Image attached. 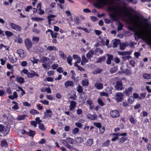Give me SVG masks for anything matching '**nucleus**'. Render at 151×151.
Returning a JSON list of instances; mask_svg holds the SVG:
<instances>
[{
    "instance_id": "nucleus-43",
    "label": "nucleus",
    "mask_w": 151,
    "mask_h": 151,
    "mask_svg": "<svg viewBox=\"0 0 151 151\" xmlns=\"http://www.w3.org/2000/svg\"><path fill=\"white\" fill-rule=\"evenodd\" d=\"M86 99V97L83 98V97L82 96H81L79 98L78 102H84Z\"/></svg>"
},
{
    "instance_id": "nucleus-35",
    "label": "nucleus",
    "mask_w": 151,
    "mask_h": 151,
    "mask_svg": "<svg viewBox=\"0 0 151 151\" xmlns=\"http://www.w3.org/2000/svg\"><path fill=\"white\" fill-rule=\"evenodd\" d=\"M9 60L12 63L16 62L17 60V58H16L14 59H13V57L12 55H10L9 56Z\"/></svg>"
},
{
    "instance_id": "nucleus-40",
    "label": "nucleus",
    "mask_w": 151,
    "mask_h": 151,
    "mask_svg": "<svg viewBox=\"0 0 151 151\" xmlns=\"http://www.w3.org/2000/svg\"><path fill=\"white\" fill-rule=\"evenodd\" d=\"M6 35L8 37L12 36L13 35V33L9 31H6L5 32Z\"/></svg>"
},
{
    "instance_id": "nucleus-26",
    "label": "nucleus",
    "mask_w": 151,
    "mask_h": 151,
    "mask_svg": "<svg viewBox=\"0 0 151 151\" xmlns=\"http://www.w3.org/2000/svg\"><path fill=\"white\" fill-rule=\"evenodd\" d=\"M127 46V44L122 43L120 44L119 48L121 50H124Z\"/></svg>"
},
{
    "instance_id": "nucleus-24",
    "label": "nucleus",
    "mask_w": 151,
    "mask_h": 151,
    "mask_svg": "<svg viewBox=\"0 0 151 151\" xmlns=\"http://www.w3.org/2000/svg\"><path fill=\"white\" fill-rule=\"evenodd\" d=\"M16 80L17 82L20 83H23L24 82V78L22 77H17L16 78Z\"/></svg>"
},
{
    "instance_id": "nucleus-20",
    "label": "nucleus",
    "mask_w": 151,
    "mask_h": 151,
    "mask_svg": "<svg viewBox=\"0 0 151 151\" xmlns=\"http://www.w3.org/2000/svg\"><path fill=\"white\" fill-rule=\"evenodd\" d=\"M65 87L67 88L68 86H74L73 82L71 81H68L65 84Z\"/></svg>"
},
{
    "instance_id": "nucleus-48",
    "label": "nucleus",
    "mask_w": 151,
    "mask_h": 151,
    "mask_svg": "<svg viewBox=\"0 0 151 151\" xmlns=\"http://www.w3.org/2000/svg\"><path fill=\"white\" fill-rule=\"evenodd\" d=\"M39 127L40 129L42 131H44L45 129L44 125L42 124H40Z\"/></svg>"
},
{
    "instance_id": "nucleus-23",
    "label": "nucleus",
    "mask_w": 151,
    "mask_h": 151,
    "mask_svg": "<svg viewBox=\"0 0 151 151\" xmlns=\"http://www.w3.org/2000/svg\"><path fill=\"white\" fill-rule=\"evenodd\" d=\"M120 43V41L119 40L116 39L113 42V47H116L117 46L118 44Z\"/></svg>"
},
{
    "instance_id": "nucleus-36",
    "label": "nucleus",
    "mask_w": 151,
    "mask_h": 151,
    "mask_svg": "<svg viewBox=\"0 0 151 151\" xmlns=\"http://www.w3.org/2000/svg\"><path fill=\"white\" fill-rule=\"evenodd\" d=\"M82 84L83 86H88L89 83L88 81L86 79L83 80L82 81Z\"/></svg>"
},
{
    "instance_id": "nucleus-50",
    "label": "nucleus",
    "mask_w": 151,
    "mask_h": 151,
    "mask_svg": "<svg viewBox=\"0 0 151 151\" xmlns=\"http://www.w3.org/2000/svg\"><path fill=\"white\" fill-rule=\"evenodd\" d=\"M146 95V93H141L140 94V96L139 98V100H141L142 99L145 98Z\"/></svg>"
},
{
    "instance_id": "nucleus-52",
    "label": "nucleus",
    "mask_w": 151,
    "mask_h": 151,
    "mask_svg": "<svg viewBox=\"0 0 151 151\" xmlns=\"http://www.w3.org/2000/svg\"><path fill=\"white\" fill-rule=\"evenodd\" d=\"M40 102L44 105H48L49 104V101L47 100H41L40 101Z\"/></svg>"
},
{
    "instance_id": "nucleus-54",
    "label": "nucleus",
    "mask_w": 151,
    "mask_h": 151,
    "mask_svg": "<svg viewBox=\"0 0 151 151\" xmlns=\"http://www.w3.org/2000/svg\"><path fill=\"white\" fill-rule=\"evenodd\" d=\"M100 95L102 96H106L107 97L108 96V93L104 92H101L100 93Z\"/></svg>"
},
{
    "instance_id": "nucleus-56",
    "label": "nucleus",
    "mask_w": 151,
    "mask_h": 151,
    "mask_svg": "<svg viewBox=\"0 0 151 151\" xmlns=\"http://www.w3.org/2000/svg\"><path fill=\"white\" fill-rule=\"evenodd\" d=\"M134 97H132L129 98L128 99V101L129 103L130 104H132V103L134 101Z\"/></svg>"
},
{
    "instance_id": "nucleus-42",
    "label": "nucleus",
    "mask_w": 151,
    "mask_h": 151,
    "mask_svg": "<svg viewBox=\"0 0 151 151\" xmlns=\"http://www.w3.org/2000/svg\"><path fill=\"white\" fill-rule=\"evenodd\" d=\"M70 19H71V20L70 21H69V22L70 26V27L73 26L75 25L76 23L73 21L72 18H70Z\"/></svg>"
},
{
    "instance_id": "nucleus-30",
    "label": "nucleus",
    "mask_w": 151,
    "mask_h": 151,
    "mask_svg": "<svg viewBox=\"0 0 151 151\" xmlns=\"http://www.w3.org/2000/svg\"><path fill=\"white\" fill-rule=\"evenodd\" d=\"M1 145L2 147H6L8 146L7 143L5 139H4L1 141Z\"/></svg>"
},
{
    "instance_id": "nucleus-13",
    "label": "nucleus",
    "mask_w": 151,
    "mask_h": 151,
    "mask_svg": "<svg viewBox=\"0 0 151 151\" xmlns=\"http://www.w3.org/2000/svg\"><path fill=\"white\" fill-rule=\"evenodd\" d=\"M70 110H72L74 109L75 108L76 103L75 101H70Z\"/></svg>"
},
{
    "instance_id": "nucleus-8",
    "label": "nucleus",
    "mask_w": 151,
    "mask_h": 151,
    "mask_svg": "<svg viewBox=\"0 0 151 151\" xmlns=\"http://www.w3.org/2000/svg\"><path fill=\"white\" fill-rule=\"evenodd\" d=\"M10 25L12 29L15 30L17 31H20L21 29V28L19 26L13 23H11Z\"/></svg>"
},
{
    "instance_id": "nucleus-61",
    "label": "nucleus",
    "mask_w": 151,
    "mask_h": 151,
    "mask_svg": "<svg viewBox=\"0 0 151 151\" xmlns=\"http://www.w3.org/2000/svg\"><path fill=\"white\" fill-rule=\"evenodd\" d=\"M30 124L31 125L35 127H37V123L36 122L32 121L30 122Z\"/></svg>"
},
{
    "instance_id": "nucleus-34",
    "label": "nucleus",
    "mask_w": 151,
    "mask_h": 151,
    "mask_svg": "<svg viewBox=\"0 0 151 151\" xmlns=\"http://www.w3.org/2000/svg\"><path fill=\"white\" fill-rule=\"evenodd\" d=\"M50 59L48 58H47L45 56L42 57L40 60V61L43 63H44Z\"/></svg>"
},
{
    "instance_id": "nucleus-45",
    "label": "nucleus",
    "mask_w": 151,
    "mask_h": 151,
    "mask_svg": "<svg viewBox=\"0 0 151 151\" xmlns=\"http://www.w3.org/2000/svg\"><path fill=\"white\" fill-rule=\"evenodd\" d=\"M75 66L76 67L78 68V69L81 71H84V69L82 68L80 66H78L76 63V62H75L74 63Z\"/></svg>"
},
{
    "instance_id": "nucleus-25",
    "label": "nucleus",
    "mask_w": 151,
    "mask_h": 151,
    "mask_svg": "<svg viewBox=\"0 0 151 151\" xmlns=\"http://www.w3.org/2000/svg\"><path fill=\"white\" fill-rule=\"evenodd\" d=\"M65 140L67 141L68 143H69L72 145H73L74 143L75 139L73 138L68 137Z\"/></svg>"
},
{
    "instance_id": "nucleus-41",
    "label": "nucleus",
    "mask_w": 151,
    "mask_h": 151,
    "mask_svg": "<svg viewBox=\"0 0 151 151\" xmlns=\"http://www.w3.org/2000/svg\"><path fill=\"white\" fill-rule=\"evenodd\" d=\"M110 144V141L108 140H106L105 142L102 144V147L106 146L109 145Z\"/></svg>"
},
{
    "instance_id": "nucleus-58",
    "label": "nucleus",
    "mask_w": 151,
    "mask_h": 151,
    "mask_svg": "<svg viewBox=\"0 0 151 151\" xmlns=\"http://www.w3.org/2000/svg\"><path fill=\"white\" fill-rule=\"evenodd\" d=\"M98 102L99 104L101 106H104V104L101 99H98Z\"/></svg>"
},
{
    "instance_id": "nucleus-28",
    "label": "nucleus",
    "mask_w": 151,
    "mask_h": 151,
    "mask_svg": "<svg viewBox=\"0 0 151 151\" xmlns=\"http://www.w3.org/2000/svg\"><path fill=\"white\" fill-rule=\"evenodd\" d=\"M93 143V139H88L86 143V145L88 146H91Z\"/></svg>"
},
{
    "instance_id": "nucleus-57",
    "label": "nucleus",
    "mask_w": 151,
    "mask_h": 151,
    "mask_svg": "<svg viewBox=\"0 0 151 151\" xmlns=\"http://www.w3.org/2000/svg\"><path fill=\"white\" fill-rule=\"evenodd\" d=\"M117 71V69L115 68H113L111 69L110 72L111 73H113L116 72Z\"/></svg>"
},
{
    "instance_id": "nucleus-5",
    "label": "nucleus",
    "mask_w": 151,
    "mask_h": 151,
    "mask_svg": "<svg viewBox=\"0 0 151 151\" xmlns=\"http://www.w3.org/2000/svg\"><path fill=\"white\" fill-rule=\"evenodd\" d=\"M24 43L27 49L29 50L31 48L32 43L30 40L28 39H25L24 40Z\"/></svg>"
},
{
    "instance_id": "nucleus-37",
    "label": "nucleus",
    "mask_w": 151,
    "mask_h": 151,
    "mask_svg": "<svg viewBox=\"0 0 151 151\" xmlns=\"http://www.w3.org/2000/svg\"><path fill=\"white\" fill-rule=\"evenodd\" d=\"M72 59V58L70 56H68L67 58V62L68 64L70 66L72 65V63H71V62Z\"/></svg>"
},
{
    "instance_id": "nucleus-19",
    "label": "nucleus",
    "mask_w": 151,
    "mask_h": 151,
    "mask_svg": "<svg viewBox=\"0 0 151 151\" xmlns=\"http://www.w3.org/2000/svg\"><path fill=\"white\" fill-rule=\"evenodd\" d=\"M119 55H130L132 53L131 51L121 52L119 51L118 52Z\"/></svg>"
},
{
    "instance_id": "nucleus-39",
    "label": "nucleus",
    "mask_w": 151,
    "mask_h": 151,
    "mask_svg": "<svg viewBox=\"0 0 151 151\" xmlns=\"http://www.w3.org/2000/svg\"><path fill=\"white\" fill-rule=\"evenodd\" d=\"M27 134L29 136L33 137L35 134V132L30 130L29 132H27Z\"/></svg>"
},
{
    "instance_id": "nucleus-4",
    "label": "nucleus",
    "mask_w": 151,
    "mask_h": 151,
    "mask_svg": "<svg viewBox=\"0 0 151 151\" xmlns=\"http://www.w3.org/2000/svg\"><path fill=\"white\" fill-rule=\"evenodd\" d=\"M4 132L3 136L6 135L9 132V129L7 127H5L3 125L0 124V132Z\"/></svg>"
},
{
    "instance_id": "nucleus-62",
    "label": "nucleus",
    "mask_w": 151,
    "mask_h": 151,
    "mask_svg": "<svg viewBox=\"0 0 151 151\" xmlns=\"http://www.w3.org/2000/svg\"><path fill=\"white\" fill-rule=\"evenodd\" d=\"M45 92H47L48 93H50L51 92V89L49 87L46 88L45 89Z\"/></svg>"
},
{
    "instance_id": "nucleus-2",
    "label": "nucleus",
    "mask_w": 151,
    "mask_h": 151,
    "mask_svg": "<svg viewBox=\"0 0 151 151\" xmlns=\"http://www.w3.org/2000/svg\"><path fill=\"white\" fill-rule=\"evenodd\" d=\"M121 3L123 6H118L116 8L114 7H110L109 9L112 12V13L110 14V17L112 20L115 22L117 20V15L121 16L123 14H125L129 16L131 14L127 12L128 10V8L126 6V4L123 1L121 2Z\"/></svg>"
},
{
    "instance_id": "nucleus-31",
    "label": "nucleus",
    "mask_w": 151,
    "mask_h": 151,
    "mask_svg": "<svg viewBox=\"0 0 151 151\" xmlns=\"http://www.w3.org/2000/svg\"><path fill=\"white\" fill-rule=\"evenodd\" d=\"M106 59V58L104 56L101 57L99 58L98 60L96 61L97 63H99L101 62L104 61Z\"/></svg>"
},
{
    "instance_id": "nucleus-51",
    "label": "nucleus",
    "mask_w": 151,
    "mask_h": 151,
    "mask_svg": "<svg viewBox=\"0 0 151 151\" xmlns=\"http://www.w3.org/2000/svg\"><path fill=\"white\" fill-rule=\"evenodd\" d=\"M127 139V138H124L123 137L119 139V142L120 143H123Z\"/></svg>"
},
{
    "instance_id": "nucleus-17",
    "label": "nucleus",
    "mask_w": 151,
    "mask_h": 151,
    "mask_svg": "<svg viewBox=\"0 0 151 151\" xmlns=\"http://www.w3.org/2000/svg\"><path fill=\"white\" fill-rule=\"evenodd\" d=\"M133 90V88L132 87H129L128 89H125L124 93L126 95H128L131 93Z\"/></svg>"
},
{
    "instance_id": "nucleus-38",
    "label": "nucleus",
    "mask_w": 151,
    "mask_h": 151,
    "mask_svg": "<svg viewBox=\"0 0 151 151\" xmlns=\"http://www.w3.org/2000/svg\"><path fill=\"white\" fill-rule=\"evenodd\" d=\"M77 91L78 92L81 93L83 91V88L82 86L80 85H78L77 88Z\"/></svg>"
},
{
    "instance_id": "nucleus-60",
    "label": "nucleus",
    "mask_w": 151,
    "mask_h": 151,
    "mask_svg": "<svg viewBox=\"0 0 151 151\" xmlns=\"http://www.w3.org/2000/svg\"><path fill=\"white\" fill-rule=\"evenodd\" d=\"M30 112L31 114H38L39 113L37 112L36 110L34 109L31 110L30 111Z\"/></svg>"
},
{
    "instance_id": "nucleus-59",
    "label": "nucleus",
    "mask_w": 151,
    "mask_h": 151,
    "mask_svg": "<svg viewBox=\"0 0 151 151\" xmlns=\"http://www.w3.org/2000/svg\"><path fill=\"white\" fill-rule=\"evenodd\" d=\"M25 116L24 115L19 116L17 117V119L19 120H22L24 119Z\"/></svg>"
},
{
    "instance_id": "nucleus-63",
    "label": "nucleus",
    "mask_w": 151,
    "mask_h": 151,
    "mask_svg": "<svg viewBox=\"0 0 151 151\" xmlns=\"http://www.w3.org/2000/svg\"><path fill=\"white\" fill-rule=\"evenodd\" d=\"M57 70L59 73H61L63 71V69L61 67H59L57 69Z\"/></svg>"
},
{
    "instance_id": "nucleus-44",
    "label": "nucleus",
    "mask_w": 151,
    "mask_h": 151,
    "mask_svg": "<svg viewBox=\"0 0 151 151\" xmlns=\"http://www.w3.org/2000/svg\"><path fill=\"white\" fill-rule=\"evenodd\" d=\"M79 129L78 128H75L72 131V133L73 134H76L78 132Z\"/></svg>"
},
{
    "instance_id": "nucleus-12",
    "label": "nucleus",
    "mask_w": 151,
    "mask_h": 151,
    "mask_svg": "<svg viewBox=\"0 0 151 151\" xmlns=\"http://www.w3.org/2000/svg\"><path fill=\"white\" fill-rule=\"evenodd\" d=\"M107 55L108 56V58L106 63L107 64L109 65L111 64V60L113 59V56L112 55L109 54H107Z\"/></svg>"
},
{
    "instance_id": "nucleus-33",
    "label": "nucleus",
    "mask_w": 151,
    "mask_h": 151,
    "mask_svg": "<svg viewBox=\"0 0 151 151\" xmlns=\"http://www.w3.org/2000/svg\"><path fill=\"white\" fill-rule=\"evenodd\" d=\"M76 143H80L82 142L83 141V139L81 137H78L76 138L75 139Z\"/></svg>"
},
{
    "instance_id": "nucleus-21",
    "label": "nucleus",
    "mask_w": 151,
    "mask_h": 151,
    "mask_svg": "<svg viewBox=\"0 0 151 151\" xmlns=\"http://www.w3.org/2000/svg\"><path fill=\"white\" fill-rule=\"evenodd\" d=\"M94 51L93 50H91L86 55V57L88 59H90L94 54Z\"/></svg>"
},
{
    "instance_id": "nucleus-47",
    "label": "nucleus",
    "mask_w": 151,
    "mask_h": 151,
    "mask_svg": "<svg viewBox=\"0 0 151 151\" xmlns=\"http://www.w3.org/2000/svg\"><path fill=\"white\" fill-rule=\"evenodd\" d=\"M79 18L77 17H76L74 19V22L76 24H77L78 25L79 23Z\"/></svg>"
},
{
    "instance_id": "nucleus-32",
    "label": "nucleus",
    "mask_w": 151,
    "mask_h": 151,
    "mask_svg": "<svg viewBox=\"0 0 151 151\" xmlns=\"http://www.w3.org/2000/svg\"><path fill=\"white\" fill-rule=\"evenodd\" d=\"M39 37L35 36H33L32 38V41L35 43H37L39 41Z\"/></svg>"
},
{
    "instance_id": "nucleus-64",
    "label": "nucleus",
    "mask_w": 151,
    "mask_h": 151,
    "mask_svg": "<svg viewBox=\"0 0 151 151\" xmlns=\"http://www.w3.org/2000/svg\"><path fill=\"white\" fill-rule=\"evenodd\" d=\"M147 148L148 151H151V144L148 143L147 145Z\"/></svg>"
},
{
    "instance_id": "nucleus-27",
    "label": "nucleus",
    "mask_w": 151,
    "mask_h": 151,
    "mask_svg": "<svg viewBox=\"0 0 151 151\" xmlns=\"http://www.w3.org/2000/svg\"><path fill=\"white\" fill-rule=\"evenodd\" d=\"M47 50L49 51H56L58 49L54 46H48L47 48Z\"/></svg>"
},
{
    "instance_id": "nucleus-1",
    "label": "nucleus",
    "mask_w": 151,
    "mask_h": 151,
    "mask_svg": "<svg viewBox=\"0 0 151 151\" xmlns=\"http://www.w3.org/2000/svg\"><path fill=\"white\" fill-rule=\"evenodd\" d=\"M129 19L131 24L137 28L139 31H137L135 34L144 40L150 41V35L151 32L148 28L149 25L148 23H144L143 20L140 18L137 15L129 17Z\"/></svg>"
},
{
    "instance_id": "nucleus-49",
    "label": "nucleus",
    "mask_w": 151,
    "mask_h": 151,
    "mask_svg": "<svg viewBox=\"0 0 151 151\" xmlns=\"http://www.w3.org/2000/svg\"><path fill=\"white\" fill-rule=\"evenodd\" d=\"M29 75L30 76H38V74L34 71H31L29 73Z\"/></svg>"
},
{
    "instance_id": "nucleus-7",
    "label": "nucleus",
    "mask_w": 151,
    "mask_h": 151,
    "mask_svg": "<svg viewBox=\"0 0 151 151\" xmlns=\"http://www.w3.org/2000/svg\"><path fill=\"white\" fill-rule=\"evenodd\" d=\"M115 88L116 89L118 90H121L124 88L122 87V83L120 81H118L116 82Z\"/></svg>"
},
{
    "instance_id": "nucleus-46",
    "label": "nucleus",
    "mask_w": 151,
    "mask_h": 151,
    "mask_svg": "<svg viewBox=\"0 0 151 151\" xmlns=\"http://www.w3.org/2000/svg\"><path fill=\"white\" fill-rule=\"evenodd\" d=\"M61 143L63 144L65 147H67L68 145V142L66 140H61Z\"/></svg>"
},
{
    "instance_id": "nucleus-3",
    "label": "nucleus",
    "mask_w": 151,
    "mask_h": 151,
    "mask_svg": "<svg viewBox=\"0 0 151 151\" xmlns=\"http://www.w3.org/2000/svg\"><path fill=\"white\" fill-rule=\"evenodd\" d=\"M96 2L95 4L97 8H100L102 6L109 5L113 4V3L107 0H96Z\"/></svg>"
},
{
    "instance_id": "nucleus-10",
    "label": "nucleus",
    "mask_w": 151,
    "mask_h": 151,
    "mask_svg": "<svg viewBox=\"0 0 151 151\" xmlns=\"http://www.w3.org/2000/svg\"><path fill=\"white\" fill-rule=\"evenodd\" d=\"M123 98V95L122 93L119 92L116 93V99L117 102L121 101Z\"/></svg>"
},
{
    "instance_id": "nucleus-16",
    "label": "nucleus",
    "mask_w": 151,
    "mask_h": 151,
    "mask_svg": "<svg viewBox=\"0 0 151 151\" xmlns=\"http://www.w3.org/2000/svg\"><path fill=\"white\" fill-rule=\"evenodd\" d=\"M88 60L86 58L84 55H82V60L81 63V64L82 65H84L86 63H87Z\"/></svg>"
},
{
    "instance_id": "nucleus-18",
    "label": "nucleus",
    "mask_w": 151,
    "mask_h": 151,
    "mask_svg": "<svg viewBox=\"0 0 151 151\" xmlns=\"http://www.w3.org/2000/svg\"><path fill=\"white\" fill-rule=\"evenodd\" d=\"M55 17V16L54 15H51L48 16L47 17L48 19V24L50 25L51 24V22L52 20H54V19H53Z\"/></svg>"
},
{
    "instance_id": "nucleus-29",
    "label": "nucleus",
    "mask_w": 151,
    "mask_h": 151,
    "mask_svg": "<svg viewBox=\"0 0 151 151\" xmlns=\"http://www.w3.org/2000/svg\"><path fill=\"white\" fill-rule=\"evenodd\" d=\"M59 54L61 58L64 60L66 58V56L64 54L63 51L60 50L59 51Z\"/></svg>"
},
{
    "instance_id": "nucleus-9",
    "label": "nucleus",
    "mask_w": 151,
    "mask_h": 151,
    "mask_svg": "<svg viewBox=\"0 0 151 151\" xmlns=\"http://www.w3.org/2000/svg\"><path fill=\"white\" fill-rule=\"evenodd\" d=\"M110 114L111 116L113 118L119 116V113L117 110L111 111Z\"/></svg>"
},
{
    "instance_id": "nucleus-55",
    "label": "nucleus",
    "mask_w": 151,
    "mask_h": 151,
    "mask_svg": "<svg viewBox=\"0 0 151 151\" xmlns=\"http://www.w3.org/2000/svg\"><path fill=\"white\" fill-rule=\"evenodd\" d=\"M65 37L64 33H61L59 35L58 38H60L61 40H63Z\"/></svg>"
},
{
    "instance_id": "nucleus-15",
    "label": "nucleus",
    "mask_w": 151,
    "mask_h": 151,
    "mask_svg": "<svg viewBox=\"0 0 151 151\" xmlns=\"http://www.w3.org/2000/svg\"><path fill=\"white\" fill-rule=\"evenodd\" d=\"M94 86L96 88L99 90L101 89L103 87V84L99 83H96Z\"/></svg>"
},
{
    "instance_id": "nucleus-14",
    "label": "nucleus",
    "mask_w": 151,
    "mask_h": 151,
    "mask_svg": "<svg viewBox=\"0 0 151 151\" xmlns=\"http://www.w3.org/2000/svg\"><path fill=\"white\" fill-rule=\"evenodd\" d=\"M48 32H50V35L52 37V38H56L57 37V35L58 34V33L57 32H55L53 33V31L50 29H48L46 32L47 33Z\"/></svg>"
},
{
    "instance_id": "nucleus-22",
    "label": "nucleus",
    "mask_w": 151,
    "mask_h": 151,
    "mask_svg": "<svg viewBox=\"0 0 151 151\" xmlns=\"http://www.w3.org/2000/svg\"><path fill=\"white\" fill-rule=\"evenodd\" d=\"M97 116L96 114L91 115L90 114H88L87 115L88 118L92 120H94L96 118Z\"/></svg>"
},
{
    "instance_id": "nucleus-6",
    "label": "nucleus",
    "mask_w": 151,
    "mask_h": 151,
    "mask_svg": "<svg viewBox=\"0 0 151 151\" xmlns=\"http://www.w3.org/2000/svg\"><path fill=\"white\" fill-rule=\"evenodd\" d=\"M52 111L50 109L46 110V111L44 113V117L45 119L51 118L52 115Z\"/></svg>"
},
{
    "instance_id": "nucleus-53",
    "label": "nucleus",
    "mask_w": 151,
    "mask_h": 151,
    "mask_svg": "<svg viewBox=\"0 0 151 151\" xmlns=\"http://www.w3.org/2000/svg\"><path fill=\"white\" fill-rule=\"evenodd\" d=\"M129 120L130 122L133 124H135L136 123V122L134 120V118L131 116L129 118Z\"/></svg>"
},
{
    "instance_id": "nucleus-11",
    "label": "nucleus",
    "mask_w": 151,
    "mask_h": 151,
    "mask_svg": "<svg viewBox=\"0 0 151 151\" xmlns=\"http://www.w3.org/2000/svg\"><path fill=\"white\" fill-rule=\"evenodd\" d=\"M17 52L19 55L20 57L21 58H23L25 56L26 53L22 50H17Z\"/></svg>"
}]
</instances>
